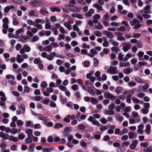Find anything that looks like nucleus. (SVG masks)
Returning a JSON list of instances; mask_svg holds the SVG:
<instances>
[{
	"label": "nucleus",
	"instance_id": "nucleus-46",
	"mask_svg": "<svg viewBox=\"0 0 152 152\" xmlns=\"http://www.w3.org/2000/svg\"><path fill=\"white\" fill-rule=\"evenodd\" d=\"M132 56L131 54H126L125 57H124V59H125V61H127L129 58H131Z\"/></svg>",
	"mask_w": 152,
	"mask_h": 152
},
{
	"label": "nucleus",
	"instance_id": "nucleus-11",
	"mask_svg": "<svg viewBox=\"0 0 152 152\" xmlns=\"http://www.w3.org/2000/svg\"><path fill=\"white\" fill-rule=\"evenodd\" d=\"M0 96L1 97L0 98L1 101H6L7 97L6 96L5 93L2 91H0Z\"/></svg>",
	"mask_w": 152,
	"mask_h": 152
},
{
	"label": "nucleus",
	"instance_id": "nucleus-45",
	"mask_svg": "<svg viewBox=\"0 0 152 152\" xmlns=\"http://www.w3.org/2000/svg\"><path fill=\"white\" fill-rule=\"evenodd\" d=\"M65 38L64 35L60 34L59 35V36L58 38V41H60L62 39H64Z\"/></svg>",
	"mask_w": 152,
	"mask_h": 152
},
{
	"label": "nucleus",
	"instance_id": "nucleus-54",
	"mask_svg": "<svg viewBox=\"0 0 152 152\" xmlns=\"http://www.w3.org/2000/svg\"><path fill=\"white\" fill-rule=\"evenodd\" d=\"M130 144V142L128 141L124 142L122 143V145L123 147L128 146Z\"/></svg>",
	"mask_w": 152,
	"mask_h": 152
},
{
	"label": "nucleus",
	"instance_id": "nucleus-26",
	"mask_svg": "<svg viewBox=\"0 0 152 152\" xmlns=\"http://www.w3.org/2000/svg\"><path fill=\"white\" fill-rule=\"evenodd\" d=\"M9 140L14 142H18V137H14L12 136H10L9 137Z\"/></svg>",
	"mask_w": 152,
	"mask_h": 152
},
{
	"label": "nucleus",
	"instance_id": "nucleus-1",
	"mask_svg": "<svg viewBox=\"0 0 152 152\" xmlns=\"http://www.w3.org/2000/svg\"><path fill=\"white\" fill-rule=\"evenodd\" d=\"M42 4V3L37 0H31L30 3V5L35 7H39Z\"/></svg>",
	"mask_w": 152,
	"mask_h": 152
},
{
	"label": "nucleus",
	"instance_id": "nucleus-64",
	"mask_svg": "<svg viewBox=\"0 0 152 152\" xmlns=\"http://www.w3.org/2000/svg\"><path fill=\"white\" fill-rule=\"evenodd\" d=\"M50 105L51 107H55L56 106V103L52 101H51L50 102Z\"/></svg>",
	"mask_w": 152,
	"mask_h": 152
},
{
	"label": "nucleus",
	"instance_id": "nucleus-59",
	"mask_svg": "<svg viewBox=\"0 0 152 152\" xmlns=\"http://www.w3.org/2000/svg\"><path fill=\"white\" fill-rule=\"evenodd\" d=\"M115 105L114 104H110L108 106V108L109 110H114L115 108Z\"/></svg>",
	"mask_w": 152,
	"mask_h": 152
},
{
	"label": "nucleus",
	"instance_id": "nucleus-55",
	"mask_svg": "<svg viewBox=\"0 0 152 152\" xmlns=\"http://www.w3.org/2000/svg\"><path fill=\"white\" fill-rule=\"evenodd\" d=\"M2 22L4 24H8L9 21L8 18L7 17H5L3 19Z\"/></svg>",
	"mask_w": 152,
	"mask_h": 152
},
{
	"label": "nucleus",
	"instance_id": "nucleus-34",
	"mask_svg": "<svg viewBox=\"0 0 152 152\" xmlns=\"http://www.w3.org/2000/svg\"><path fill=\"white\" fill-rule=\"evenodd\" d=\"M95 27L96 29L98 30H102L103 28L102 25L100 24L99 23H98L97 25H95Z\"/></svg>",
	"mask_w": 152,
	"mask_h": 152
},
{
	"label": "nucleus",
	"instance_id": "nucleus-20",
	"mask_svg": "<svg viewBox=\"0 0 152 152\" xmlns=\"http://www.w3.org/2000/svg\"><path fill=\"white\" fill-rule=\"evenodd\" d=\"M35 23H41L42 24H44L45 22L44 20L42 19H36L34 22Z\"/></svg>",
	"mask_w": 152,
	"mask_h": 152
},
{
	"label": "nucleus",
	"instance_id": "nucleus-27",
	"mask_svg": "<svg viewBox=\"0 0 152 152\" xmlns=\"http://www.w3.org/2000/svg\"><path fill=\"white\" fill-rule=\"evenodd\" d=\"M139 21L136 19H134L132 21L130 22V24L132 26H133L137 24H138L139 23Z\"/></svg>",
	"mask_w": 152,
	"mask_h": 152
},
{
	"label": "nucleus",
	"instance_id": "nucleus-41",
	"mask_svg": "<svg viewBox=\"0 0 152 152\" xmlns=\"http://www.w3.org/2000/svg\"><path fill=\"white\" fill-rule=\"evenodd\" d=\"M140 145L143 148L147 147L148 146V142H141L140 143Z\"/></svg>",
	"mask_w": 152,
	"mask_h": 152
},
{
	"label": "nucleus",
	"instance_id": "nucleus-6",
	"mask_svg": "<svg viewBox=\"0 0 152 152\" xmlns=\"http://www.w3.org/2000/svg\"><path fill=\"white\" fill-rule=\"evenodd\" d=\"M138 141L136 140H134L132 141V143L130 144L129 146L132 149H134L136 147L137 145L138 144Z\"/></svg>",
	"mask_w": 152,
	"mask_h": 152
},
{
	"label": "nucleus",
	"instance_id": "nucleus-50",
	"mask_svg": "<svg viewBox=\"0 0 152 152\" xmlns=\"http://www.w3.org/2000/svg\"><path fill=\"white\" fill-rule=\"evenodd\" d=\"M35 99L37 101H39L41 100H43V98L42 96H37L34 97Z\"/></svg>",
	"mask_w": 152,
	"mask_h": 152
},
{
	"label": "nucleus",
	"instance_id": "nucleus-35",
	"mask_svg": "<svg viewBox=\"0 0 152 152\" xmlns=\"http://www.w3.org/2000/svg\"><path fill=\"white\" fill-rule=\"evenodd\" d=\"M69 10L73 11H77L78 10V8L76 7L71 5Z\"/></svg>",
	"mask_w": 152,
	"mask_h": 152
},
{
	"label": "nucleus",
	"instance_id": "nucleus-57",
	"mask_svg": "<svg viewBox=\"0 0 152 152\" xmlns=\"http://www.w3.org/2000/svg\"><path fill=\"white\" fill-rule=\"evenodd\" d=\"M132 100L134 102L136 103H138L140 102V100L139 99L135 97H132Z\"/></svg>",
	"mask_w": 152,
	"mask_h": 152
},
{
	"label": "nucleus",
	"instance_id": "nucleus-5",
	"mask_svg": "<svg viewBox=\"0 0 152 152\" xmlns=\"http://www.w3.org/2000/svg\"><path fill=\"white\" fill-rule=\"evenodd\" d=\"M103 33L104 35H106L108 38L113 39L114 37V36L112 32L107 31H104L103 32Z\"/></svg>",
	"mask_w": 152,
	"mask_h": 152
},
{
	"label": "nucleus",
	"instance_id": "nucleus-3",
	"mask_svg": "<svg viewBox=\"0 0 152 152\" xmlns=\"http://www.w3.org/2000/svg\"><path fill=\"white\" fill-rule=\"evenodd\" d=\"M107 72L111 74H114L117 72V69L116 66H110Z\"/></svg>",
	"mask_w": 152,
	"mask_h": 152
},
{
	"label": "nucleus",
	"instance_id": "nucleus-30",
	"mask_svg": "<svg viewBox=\"0 0 152 152\" xmlns=\"http://www.w3.org/2000/svg\"><path fill=\"white\" fill-rule=\"evenodd\" d=\"M51 45H50L47 46L44 48V50L48 52L51 51L52 49V48Z\"/></svg>",
	"mask_w": 152,
	"mask_h": 152
},
{
	"label": "nucleus",
	"instance_id": "nucleus-48",
	"mask_svg": "<svg viewBox=\"0 0 152 152\" xmlns=\"http://www.w3.org/2000/svg\"><path fill=\"white\" fill-rule=\"evenodd\" d=\"M100 121L101 123L103 124H105L107 122V120L103 117L100 118Z\"/></svg>",
	"mask_w": 152,
	"mask_h": 152
},
{
	"label": "nucleus",
	"instance_id": "nucleus-29",
	"mask_svg": "<svg viewBox=\"0 0 152 152\" xmlns=\"http://www.w3.org/2000/svg\"><path fill=\"white\" fill-rule=\"evenodd\" d=\"M39 39V37L37 36H34L31 38L30 40L31 42H35L38 40Z\"/></svg>",
	"mask_w": 152,
	"mask_h": 152
},
{
	"label": "nucleus",
	"instance_id": "nucleus-61",
	"mask_svg": "<svg viewBox=\"0 0 152 152\" xmlns=\"http://www.w3.org/2000/svg\"><path fill=\"white\" fill-rule=\"evenodd\" d=\"M142 113L144 114H147L148 112V109L146 108H144L142 109Z\"/></svg>",
	"mask_w": 152,
	"mask_h": 152
},
{
	"label": "nucleus",
	"instance_id": "nucleus-32",
	"mask_svg": "<svg viewBox=\"0 0 152 152\" xmlns=\"http://www.w3.org/2000/svg\"><path fill=\"white\" fill-rule=\"evenodd\" d=\"M94 7L97 8L99 10H102V7L97 3H95L93 5Z\"/></svg>",
	"mask_w": 152,
	"mask_h": 152
},
{
	"label": "nucleus",
	"instance_id": "nucleus-13",
	"mask_svg": "<svg viewBox=\"0 0 152 152\" xmlns=\"http://www.w3.org/2000/svg\"><path fill=\"white\" fill-rule=\"evenodd\" d=\"M16 17L17 16L15 14L13 15V24L14 25H17L18 24V22L16 18Z\"/></svg>",
	"mask_w": 152,
	"mask_h": 152
},
{
	"label": "nucleus",
	"instance_id": "nucleus-8",
	"mask_svg": "<svg viewBox=\"0 0 152 152\" xmlns=\"http://www.w3.org/2000/svg\"><path fill=\"white\" fill-rule=\"evenodd\" d=\"M29 15L31 16L37 17L38 15V13L36 11L32 10L29 12Z\"/></svg>",
	"mask_w": 152,
	"mask_h": 152
},
{
	"label": "nucleus",
	"instance_id": "nucleus-25",
	"mask_svg": "<svg viewBox=\"0 0 152 152\" xmlns=\"http://www.w3.org/2000/svg\"><path fill=\"white\" fill-rule=\"evenodd\" d=\"M124 58V55L122 54L121 53H119L118 56V60L121 61H125V59Z\"/></svg>",
	"mask_w": 152,
	"mask_h": 152
},
{
	"label": "nucleus",
	"instance_id": "nucleus-14",
	"mask_svg": "<svg viewBox=\"0 0 152 152\" xmlns=\"http://www.w3.org/2000/svg\"><path fill=\"white\" fill-rule=\"evenodd\" d=\"M14 7L13 6H8L4 9V12L5 13L8 12L10 9H13L14 8Z\"/></svg>",
	"mask_w": 152,
	"mask_h": 152
},
{
	"label": "nucleus",
	"instance_id": "nucleus-43",
	"mask_svg": "<svg viewBox=\"0 0 152 152\" xmlns=\"http://www.w3.org/2000/svg\"><path fill=\"white\" fill-rule=\"evenodd\" d=\"M24 31V29L23 28H21L18 30L16 32V35L17 36H19V34L21 32H23Z\"/></svg>",
	"mask_w": 152,
	"mask_h": 152
},
{
	"label": "nucleus",
	"instance_id": "nucleus-31",
	"mask_svg": "<svg viewBox=\"0 0 152 152\" xmlns=\"http://www.w3.org/2000/svg\"><path fill=\"white\" fill-rule=\"evenodd\" d=\"M111 50L113 53H116L119 50V49L114 46L112 48Z\"/></svg>",
	"mask_w": 152,
	"mask_h": 152
},
{
	"label": "nucleus",
	"instance_id": "nucleus-2",
	"mask_svg": "<svg viewBox=\"0 0 152 152\" xmlns=\"http://www.w3.org/2000/svg\"><path fill=\"white\" fill-rule=\"evenodd\" d=\"M104 96L105 99H109L112 101L115 100L116 99L115 96L108 92H105L104 94Z\"/></svg>",
	"mask_w": 152,
	"mask_h": 152
},
{
	"label": "nucleus",
	"instance_id": "nucleus-12",
	"mask_svg": "<svg viewBox=\"0 0 152 152\" xmlns=\"http://www.w3.org/2000/svg\"><path fill=\"white\" fill-rule=\"evenodd\" d=\"M151 130V126L149 124H147L146 125V129H145V132L147 135H149L150 134Z\"/></svg>",
	"mask_w": 152,
	"mask_h": 152
},
{
	"label": "nucleus",
	"instance_id": "nucleus-51",
	"mask_svg": "<svg viewBox=\"0 0 152 152\" xmlns=\"http://www.w3.org/2000/svg\"><path fill=\"white\" fill-rule=\"evenodd\" d=\"M139 64L141 67L143 66H145L147 65V62L145 61H140L139 62Z\"/></svg>",
	"mask_w": 152,
	"mask_h": 152
},
{
	"label": "nucleus",
	"instance_id": "nucleus-36",
	"mask_svg": "<svg viewBox=\"0 0 152 152\" xmlns=\"http://www.w3.org/2000/svg\"><path fill=\"white\" fill-rule=\"evenodd\" d=\"M63 127V124L58 123L55 124L54 127L56 129H58Z\"/></svg>",
	"mask_w": 152,
	"mask_h": 152
},
{
	"label": "nucleus",
	"instance_id": "nucleus-24",
	"mask_svg": "<svg viewBox=\"0 0 152 152\" xmlns=\"http://www.w3.org/2000/svg\"><path fill=\"white\" fill-rule=\"evenodd\" d=\"M16 60L18 62L20 63L24 60L23 58L21 57V56L20 54L17 55L16 57Z\"/></svg>",
	"mask_w": 152,
	"mask_h": 152
},
{
	"label": "nucleus",
	"instance_id": "nucleus-21",
	"mask_svg": "<svg viewBox=\"0 0 152 152\" xmlns=\"http://www.w3.org/2000/svg\"><path fill=\"white\" fill-rule=\"evenodd\" d=\"M50 9L53 12H59L61 11V9L60 8L56 7H51L50 8Z\"/></svg>",
	"mask_w": 152,
	"mask_h": 152
},
{
	"label": "nucleus",
	"instance_id": "nucleus-37",
	"mask_svg": "<svg viewBox=\"0 0 152 152\" xmlns=\"http://www.w3.org/2000/svg\"><path fill=\"white\" fill-rule=\"evenodd\" d=\"M33 26L36 27L38 29H42V26L38 23H35L34 22Z\"/></svg>",
	"mask_w": 152,
	"mask_h": 152
},
{
	"label": "nucleus",
	"instance_id": "nucleus-44",
	"mask_svg": "<svg viewBox=\"0 0 152 152\" xmlns=\"http://www.w3.org/2000/svg\"><path fill=\"white\" fill-rule=\"evenodd\" d=\"M39 118L40 120L43 121H46L48 120L47 117H45L42 115H39Z\"/></svg>",
	"mask_w": 152,
	"mask_h": 152
},
{
	"label": "nucleus",
	"instance_id": "nucleus-38",
	"mask_svg": "<svg viewBox=\"0 0 152 152\" xmlns=\"http://www.w3.org/2000/svg\"><path fill=\"white\" fill-rule=\"evenodd\" d=\"M94 34L95 35L98 37H101L102 35V33L100 31L98 30L95 31L94 32Z\"/></svg>",
	"mask_w": 152,
	"mask_h": 152
},
{
	"label": "nucleus",
	"instance_id": "nucleus-52",
	"mask_svg": "<svg viewBox=\"0 0 152 152\" xmlns=\"http://www.w3.org/2000/svg\"><path fill=\"white\" fill-rule=\"evenodd\" d=\"M73 29L74 31H79L80 30V29L78 27L77 24H75L73 26Z\"/></svg>",
	"mask_w": 152,
	"mask_h": 152
},
{
	"label": "nucleus",
	"instance_id": "nucleus-39",
	"mask_svg": "<svg viewBox=\"0 0 152 152\" xmlns=\"http://www.w3.org/2000/svg\"><path fill=\"white\" fill-rule=\"evenodd\" d=\"M26 133L29 135V137L31 136V135L33 132V131L31 129H27L26 130Z\"/></svg>",
	"mask_w": 152,
	"mask_h": 152
},
{
	"label": "nucleus",
	"instance_id": "nucleus-9",
	"mask_svg": "<svg viewBox=\"0 0 152 152\" xmlns=\"http://www.w3.org/2000/svg\"><path fill=\"white\" fill-rule=\"evenodd\" d=\"M0 137L2 138L4 140H7L9 139V136L8 134H4L1 132H0Z\"/></svg>",
	"mask_w": 152,
	"mask_h": 152
},
{
	"label": "nucleus",
	"instance_id": "nucleus-47",
	"mask_svg": "<svg viewBox=\"0 0 152 152\" xmlns=\"http://www.w3.org/2000/svg\"><path fill=\"white\" fill-rule=\"evenodd\" d=\"M128 129L126 128L123 129L120 132V134L123 135L126 134L128 132Z\"/></svg>",
	"mask_w": 152,
	"mask_h": 152
},
{
	"label": "nucleus",
	"instance_id": "nucleus-15",
	"mask_svg": "<svg viewBox=\"0 0 152 152\" xmlns=\"http://www.w3.org/2000/svg\"><path fill=\"white\" fill-rule=\"evenodd\" d=\"M135 80L136 82L141 84H143L145 83L144 81L138 77H135Z\"/></svg>",
	"mask_w": 152,
	"mask_h": 152
},
{
	"label": "nucleus",
	"instance_id": "nucleus-58",
	"mask_svg": "<svg viewBox=\"0 0 152 152\" xmlns=\"http://www.w3.org/2000/svg\"><path fill=\"white\" fill-rule=\"evenodd\" d=\"M31 136H30L29 137L27 138L26 139H25V141L26 143H31L32 142V140L31 137Z\"/></svg>",
	"mask_w": 152,
	"mask_h": 152
},
{
	"label": "nucleus",
	"instance_id": "nucleus-42",
	"mask_svg": "<svg viewBox=\"0 0 152 152\" xmlns=\"http://www.w3.org/2000/svg\"><path fill=\"white\" fill-rule=\"evenodd\" d=\"M25 51L26 52H28L31 50L30 48L27 45H25L23 47Z\"/></svg>",
	"mask_w": 152,
	"mask_h": 152
},
{
	"label": "nucleus",
	"instance_id": "nucleus-22",
	"mask_svg": "<svg viewBox=\"0 0 152 152\" xmlns=\"http://www.w3.org/2000/svg\"><path fill=\"white\" fill-rule=\"evenodd\" d=\"M123 90V88L121 87H118L116 88L115 90V92L117 94L121 93Z\"/></svg>",
	"mask_w": 152,
	"mask_h": 152
},
{
	"label": "nucleus",
	"instance_id": "nucleus-33",
	"mask_svg": "<svg viewBox=\"0 0 152 152\" xmlns=\"http://www.w3.org/2000/svg\"><path fill=\"white\" fill-rule=\"evenodd\" d=\"M109 42L110 43L112 44L113 45L115 46H118L119 45V43L117 42L114 41L112 39L110 40Z\"/></svg>",
	"mask_w": 152,
	"mask_h": 152
},
{
	"label": "nucleus",
	"instance_id": "nucleus-56",
	"mask_svg": "<svg viewBox=\"0 0 152 152\" xmlns=\"http://www.w3.org/2000/svg\"><path fill=\"white\" fill-rule=\"evenodd\" d=\"M50 45L52 46L53 48H56L59 47V46L58 44L55 42H54L53 43H51Z\"/></svg>",
	"mask_w": 152,
	"mask_h": 152
},
{
	"label": "nucleus",
	"instance_id": "nucleus-16",
	"mask_svg": "<svg viewBox=\"0 0 152 152\" xmlns=\"http://www.w3.org/2000/svg\"><path fill=\"white\" fill-rule=\"evenodd\" d=\"M144 53L143 52L140 51L137 53V55L139 57V59L140 61H142L144 60L143 58H142L143 56H144Z\"/></svg>",
	"mask_w": 152,
	"mask_h": 152
},
{
	"label": "nucleus",
	"instance_id": "nucleus-4",
	"mask_svg": "<svg viewBox=\"0 0 152 152\" xmlns=\"http://www.w3.org/2000/svg\"><path fill=\"white\" fill-rule=\"evenodd\" d=\"M122 45L123 46L122 50L124 52L127 51L131 48V45L126 42L123 43Z\"/></svg>",
	"mask_w": 152,
	"mask_h": 152
},
{
	"label": "nucleus",
	"instance_id": "nucleus-49",
	"mask_svg": "<svg viewBox=\"0 0 152 152\" xmlns=\"http://www.w3.org/2000/svg\"><path fill=\"white\" fill-rule=\"evenodd\" d=\"M16 124L18 126H20L23 125V122L21 120H19L17 121Z\"/></svg>",
	"mask_w": 152,
	"mask_h": 152
},
{
	"label": "nucleus",
	"instance_id": "nucleus-10",
	"mask_svg": "<svg viewBox=\"0 0 152 152\" xmlns=\"http://www.w3.org/2000/svg\"><path fill=\"white\" fill-rule=\"evenodd\" d=\"M72 130V129L69 127H66L64 129V134L65 135L69 134Z\"/></svg>",
	"mask_w": 152,
	"mask_h": 152
},
{
	"label": "nucleus",
	"instance_id": "nucleus-19",
	"mask_svg": "<svg viewBox=\"0 0 152 152\" xmlns=\"http://www.w3.org/2000/svg\"><path fill=\"white\" fill-rule=\"evenodd\" d=\"M150 7L149 5H146L144 8V10H145L144 13L145 14L148 13H151V11L150 10Z\"/></svg>",
	"mask_w": 152,
	"mask_h": 152
},
{
	"label": "nucleus",
	"instance_id": "nucleus-18",
	"mask_svg": "<svg viewBox=\"0 0 152 152\" xmlns=\"http://www.w3.org/2000/svg\"><path fill=\"white\" fill-rule=\"evenodd\" d=\"M133 71L132 69L129 67L127 69H125L124 70V72L126 74H129Z\"/></svg>",
	"mask_w": 152,
	"mask_h": 152
},
{
	"label": "nucleus",
	"instance_id": "nucleus-53",
	"mask_svg": "<svg viewBox=\"0 0 152 152\" xmlns=\"http://www.w3.org/2000/svg\"><path fill=\"white\" fill-rule=\"evenodd\" d=\"M33 125V123L31 121H28L26 122V126H32Z\"/></svg>",
	"mask_w": 152,
	"mask_h": 152
},
{
	"label": "nucleus",
	"instance_id": "nucleus-7",
	"mask_svg": "<svg viewBox=\"0 0 152 152\" xmlns=\"http://www.w3.org/2000/svg\"><path fill=\"white\" fill-rule=\"evenodd\" d=\"M138 129L137 130V132L139 134H142L144 132L143 129L144 128V126L142 125H140L138 126Z\"/></svg>",
	"mask_w": 152,
	"mask_h": 152
},
{
	"label": "nucleus",
	"instance_id": "nucleus-23",
	"mask_svg": "<svg viewBox=\"0 0 152 152\" xmlns=\"http://www.w3.org/2000/svg\"><path fill=\"white\" fill-rule=\"evenodd\" d=\"M91 102L94 105L97 104L99 102L98 100L97 99L92 97L91 98Z\"/></svg>",
	"mask_w": 152,
	"mask_h": 152
},
{
	"label": "nucleus",
	"instance_id": "nucleus-28",
	"mask_svg": "<svg viewBox=\"0 0 152 152\" xmlns=\"http://www.w3.org/2000/svg\"><path fill=\"white\" fill-rule=\"evenodd\" d=\"M129 62H121L119 63V65L120 67L123 66H128L129 65Z\"/></svg>",
	"mask_w": 152,
	"mask_h": 152
},
{
	"label": "nucleus",
	"instance_id": "nucleus-60",
	"mask_svg": "<svg viewBox=\"0 0 152 152\" xmlns=\"http://www.w3.org/2000/svg\"><path fill=\"white\" fill-rule=\"evenodd\" d=\"M141 36V34L140 33H135L133 34L132 37L136 38H138Z\"/></svg>",
	"mask_w": 152,
	"mask_h": 152
},
{
	"label": "nucleus",
	"instance_id": "nucleus-17",
	"mask_svg": "<svg viewBox=\"0 0 152 152\" xmlns=\"http://www.w3.org/2000/svg\"><path fill=\"white\" fill-rule=\"evenodd\" d=\"M149 87V84L148 83H145L142 86V91L144 92H147L148 91V90Z\"/></svg>",
	"mask_w": 152,
	"mask_h": 152
},
{
	"label": "nucleus",
	"instance_id": "nucleus-62",
	"mask_svg": "<svg viewBox=\"0 0 152 152\" xmlns=\"http://www.w3.org/2000/svg\"><path fill=\"white\" fill-rule=\"evenodd\" d=\"M5 101H1H1H0V105L4 108H5V107H6L5 104V103L4 102H5Z\"/></svg>",
	"mask_w": 152,
	"mask_h": 152
},
{
	"label": "nucleus",
	"instance_id": "nucleus-40",
	"mask_svg": "<svg viewBox=\"0 0 152 152\" xmlns=\"http://www.w3.org/2000/svg\"><path fill=\"white\" fill-rule=\"evenodd\" d=\"M129 138L130 139H134L135 138L134 137V134L132 132H130L128 133Z\"/></svg>",
	"mask_w": 152,
	"mask_h": 152
},
{
	"label": "nucleus",
	"instance_id": "nucleus-63",
	"mask_svg": "<svg viewBox=\"0 0 152 152\" xmlns=\"http://www.w3.org/2000/svg\"><path fill=\"white\" fill-rule=\"evenodd\" d=\"M59 88L61 91H65L66 90V87L63 86L62 85H60L59 86Z\"/></svg>",
	"mask_w": 152,
	"mask_h": 152
}]
</instances>
